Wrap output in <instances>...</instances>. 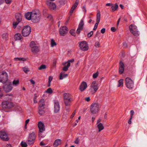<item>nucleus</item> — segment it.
I'll return each instance as SVG.
<instances>
[{"label":"nucleus","mask_w":147,"mask_h":147,"mask_svg":"<svg viewBox=\"0 0 147 147\" xmlns=\"http://www.w3.org/2000/svg\"><path fill=\"white\" fill-rule=\"evenodd\" d=\"M0 137L1 139L4 141H8L9 138L6 133L3 131L0 132Z\"/></svg>","instance_id":"obj_14"},{"label":"nucleus","mask_w":147,"mask_h":147,"mask_svg":"<svg viewBox=\"0 0 147 147\" xmlns=\"http://www.w3.org/2000/svg\"><path fill=\"white\" fill-rule=\"evenodd\" d=\"M5 1L6 3L8 4L11 3V0H5Z\"/></svg>","instance_id":"obj_51"},{"label":"nucleus","mask_w":147,"mask_h":147,"mask_svg":"<svg viewBox=\"0 0 147 147\" xmlns=\"http://www.w3.org/2000/svg\"><path fill=\"white\" fill-rule=\"evenodd\" d=\"M68 31L67 27L65 26L61 27L59 30L60 34L61 36H64L67 33Z\"/></svg>","instance_id":"obj_12"},{"label":"nucleus","mask_w":147,"mask_h":147,"mask_svg":"<svg viewBox=\"0 0 147 147\" xmlns=\"http://www.w3.org/2000/svg\"><path fill=\"white\" fill-rule=\"evenodd\" d=\"M93 32L91 31L90 33H88V38H90L91 37L92 35L93 34Z\"/></svg>","instance_id":"obj_43"},{"label":"nucleus","mask_w":147,"mask_h":147,"mask_svg":"<svg viewBox=\"0 0 147 147\" xmlns=\"http://www.w3.org/2000/svg\"><path fill=\"white\" fill-rule=\"evenodd\" d=\"M64 101L68 99H71L70 96V94L67 93H65L63 95Z\"/></svg>","instance_id":"obj_27"},{"label":"nucleus","mask_w":147,"mask_h":147,"mask_svg":"<svg viewBox=\"0 0 147 147\" xmlns=\"http://www.w3.org/2000/svg\"><path fill=\"white\" fill-rule=\"evenodd\" d=\"M123 46L124 47V48L127 47V43L125 42L123 43Z\"/></svg>","instance_id":"obj_63"},{"label":"nucleus","mask_w":147,"mask_h":147,"mask_svg":"<svg viewBox=\"0 0 147 147\" xmlns=\"http://www.w3.org/2000/svg\"><path fill=\"white\" fill-rule=\"evenodd\" d=\"M35 138V135L34 132L30 134L27 140V144L29 145L33 144Z\"/></svg>","instance_id":"obj_10"},{"label":"nucleus","mask_w":147,"mask_h":147,"mask_svg":"<svg viewBox=\"0 0 147 147\" xmlns=\"http://www.w3.org/2000/svg\"><path fill=\"white\" fill-rule=\"evenodd\" d=\"M98 24L99 23H96L94 28L93 30H95L96 29Z\"/></svg>","instance_id":"obj_47"},{"label":"nucleus","mask_w":147,"mask_h":147,"mask_svg":"<svg viewBox=\"0 0 147 147\" xmlns=\"http://www.w3.org/2000/svg\"><path fill=\"white\" fill-rule=\"evenodd\" d=\"M40 14L38 11H32L31 21L36 23L38 22L40 19Z\"/></svg>","instance_id":"obj_1"},{"label":"nucleus","mask_w":147,"mask_h":147,"mask_svg":"<svg viewBox=\"0 0 147 147\" xmlns=\"http://www.w3.org/2000/svg\"><path fill=\"white\" fill-rule=\"evenodd\" d=\"M68 76V74H65L64 72H61L60 75L59 79L61 80L67 77Z\"/></svg>","instance_id":"obj_25"},{"label":"nucleus","mask_w":147,"mask_h":147,"mask_svg":"<svg viewBox=\"0 0 147 147\" xmlns=\"http://www.w3.org/2000/svg\"><path fill=\"white\" fill-rule=\"evenodd\" d=\"M111 30L113 32H115L116 31V29L115 28L113 27L111 28Z\"/></svg>","instance_id":"obj_60"},{"label":"nucleus","mask_w":147,"mask_h":147,"mask_svg":"<svg viewBox=\"0 0 147 147\" xmlns=\"http://www.w3.org/2000/svg\"><path fill=\"white\" fill-rule=\"evenodd\" d=\"M8 77L7 73L3 71L0 72V82L4 84L8 82Z\"/></svg>","instance_id":"obj_5"},{"label":"nucleus","mask_w":147,"mask_h":147,"mask_svg":"<svg viewBox=\"0 0 147 147\" xmlns=\"http://www.w3.org/2000/svg\"><path fill=\"white\" fill-rule=\"evenodd\" d=\"M98 110V104L96 103H92L90 106L91 113L93 114L96 113Z\"/></svg>","instance_id":"obj_11"},{"label":"nucleus","mask_w":147,"mask_h":147,"mask_svg":"<svg viewBox=\"0 0 147 147\" xmlns=\"http://www.w3.org/2000/svg\"><path fill=\"white\" fill-rule=\"evenodd\" d=\"M21 145L22 147H27V145L26 143L22 142L21 143Z\"/></svg>","instance_id":"obj_42"},{"label":"nucleus","mask_w":147,"mask_h":147,"mask_svg":"<svg viewBox=\"0 0 147 147\" xmlns=\"http://www.w3.org/2000/svg\"><path fill=\"white\" fill-rule=\"evenodd\" d=\"M75 30L74 29H71L70 31V33L72 36H76V34L74 32Z\"/></svg>","instance_id":"obj_39"},{"label":"nucleus","mask_w":147,"mask_h":147,"mask_svg":"<svg viewBox=\"0 0 147 147\" xmlns=\"http://www.w3.org/2000/svg\"><path fill=\"white\" fill-rule=\"evenodd\" d=\"M100 34V32H99V31H97L96 32V33L95 34V37H97L98 36V35Z\"/></svg>","instance_id":"obj_56"},{"label":"nucleus","mask_w":147,"mask_h":147,"mask_svg":"<svg viewBox=\"0 0 147 147\" xmlns=\"http://www.w3.org/2000/svg\"><path fill=\"white\" fill-rule=\"evenodd\" d=\"M59 2L61 5H64L65 4V3H63V0H59Z\"/></svg>","instance_id":"obj_61"},{"label":"nucleus","mask_w":147,"mask_h":147,"mask_svg":"<svg viewBox=\"0 0 147 147\" xmlns=\"http://www.w3.org/2000/svg\"><path fill=\"white\" fill-rule=\"evenodd\" d=\"M79 140L78 138H77L75 141L74 142L76 144H78L79 143Z\"/></svg>","instance_id":"obj_46"},{"label":"nucleus","mask_w":147,"mask_h":147,"mask_svg":"<svg viewBox=\"0 0 147 147\" xmlns=\"http://www.w3.org/2000/svg\"><path fill=\"white\" fill-rule=\"evenodd\" d=\"M16 18L17 21L20 22L22 20V16L20 13H17L16 15Z\"/></svg>","instance_id":"obj_22"},{"label":"nucleus","mask_w":147,"mask_h":147,"mask_svg":"<svg viewBox=\"0 0 147 147\" xmlns=\"http://www.w3.org/2000/svg\"><path fill=\"white\" fill-rule=\"evenodd\" d=\"M61 140L60 139H58L56 140L53 144V146L55 147H57L59 144H61Z\"/></svg>","instance_id":"obj_23"},{"label":"nucleus","mask_w":147,"mask_h":147,"mask_svg":"<svg viewBox=\"0 0 147 147\" xmlns=\"http://www.w3.org/2000/svg\"><path fill=\"white\" fill-rule=\"evenodd\" d=\"M32 51L33 53H37L39 51V49L38 46H35L32 47Z\"/></svg>","instance_id":"obj_21"},{"label":"nucleus","mask_w":147,"mask_h":147,"mask_svg":"<svg viewBox=\"0 0 147 147\" xmlns=\"http://www.w3.org/2000/svg\"><path fill=\"white\" fill-rule=\"evenodd\" d=\"M14 59L15 61H26V59L23 58H15Z\"/></svg>","instance_id":"obj_33"},{"label":"nucleus","mask_w":147,"mask_h":147,"mask_svg":"<svg viewBox=\"0 0 147 147\" xmlns=\"http://www.w3.org/2000/svg\"><path fill=\"white\" fill-rule=\"evenodd\" d=\"M97 127L99 129V131H101L104 128V127L102 123H100L97 125Z\"/></svg>","instance_id":"obj_29"},{"label":"nucleus","mask_w":147,"mask_h":147,"mask_svg":"<svg viewBox=\"0 0 147 147\" xmlns=\"http://www.w3.org/2000/svg\"><path fill=\"white\" fill-rule=\"evenodd\" d=\"M118 7V5L117 3H115L114 6L112 5L111 7V11L112 12H113L116 11Z\"/></svg>","instance_id":"obj_30"},{"label":"nucleus","mask_w":147,"mask_h":147,"mask_svg":"<svg viewBox=\"0 0 147 147\" xmlns=\"http://www.w3.org/2000/svg\"><path fill=\"white\" fill-rule=\"evenodd\" d=\"M120 67L119 69V71L120 74H122L123 73L124 69V65L122 61L120 62Z\"/></svg>","instance_id":"obj_19"},{"label":"nucleus","mask_w":147,"mask_h":147,"mask_svg":"<svg viewBox=\"0 0 147 147\" xmlns=\"http://www.w3.org/2000/svg\"><path fill=\"white\" fill-rule=\"evenodd\" d=\"M79 47L80 49L83 51L87 50L88 49L87 43L85 41H83L81 42L79 44Z\"/></svg>","instance_id":"obj_13"},{"label":"nucleus","mask_w":147,"mask_h":147,"mask_svg":"<svg viewBox=\"0 0 147 147\" xmlns=\"http://www.w3.org/2000/svg\"><path fill=\"white\" fill-rule=\"evenodd\" d=\"M125 85L127 88L132 89L134 87V82L129 77H127L125 79Z\"/></svg>","instance_id":"obj_7"},{"label":"nucleus","mask_w":147,"mask_h":147,"mask_svg":"<svg viewBox=\"0 0 147 147\" xmlns=\"http://www.w3.org/2000/svg\"><path fill=\"white\" fill-rule=\"evenodd\" d=\"M119 84L118 87H119L120 86H123V80L122 79H120L118 81Z\"/></svg>","instance_id":"obj_34"},{"label":"nucleus","mask_w":147,"mask_h":147,"mask_svg":"<svg viewBox=\"0 0 147 147\" xmlns=\"http://www.w3.org/2000/svg\"><path fill=\"white\" fill-rule=\"evenodd\" d=\"M22 37L20 34L17 33L15 34L14 36V38L15 40H20Z\"/></svg>","instance_id":"obj_26"},{"label":"nucleus","mask_w":147,"mask_h":147,"mask_svg":"<svg viewBox=\"0 0 147 147\" xmlns=\"http://www.w3.org/2000/svg\"><path fill=\"white\" fill-rule=\"evenodd\" d=\"M98 76V72H97L93 74L92 77L93 78H96V77Z\"/></svg>","instance_id":"obj_44"},{"label":"nucleus","mask_w":147,"mask_h":147,"mask_svg":"<svg viewBox=\"0 0 147 147\" xmlns=\"http://www.w3.org/2000/svg\"><path fill=\"white\" fill-rule=\"evenodd\" d=\"M72 101V99H68L64 100L65 104L66 106L69 107L70 105V103Z\"/></svg>","instance_id":"obj_28"},{"label":"nucleus","mask_w":147,"mask_h":147,"mask_svg":"<svg viewBox=\"0 0 147 147\" xmlns=\"http://www.w3.org/2000/svg\"><path fill=\"white\" fill-rule=\"evenodd\" d=\"M53 79V77L51 76H49V82H51Z\"/></svg>","instance_id":"obj_54"},{"label":"nucleus","mask_w":147,"mask_h":147,"mask_svg":"<svg viewBox=\"0 0 147 147\" xmlns=\"http://www.w3.org/2000/svg\"><path fill=\"white\" fill-rule=\"evenodd\" d=\"M87 87L86 83L85 82H83L81 84L80 86V90L82 92L85 90Z\"/></svg>","instance_id":"obj_17"},{"label":"nucleus","mask_w":147,"mask_h":147,"mask_svg":"<svg viewBox=\"0 0 147 147\" xmlns=\"http://www.w3.org/2000/svg\"><path fill=\"white\" fill-rule=\"evenodd\" d=\"M96 23H99L100 21V17H96Z\"/></svg>","instance_id":"obj_48"},{"label":"nucleus","mask_w":147,"mask_h":147,"mask_svg":"<svg viewBox=\"0 0 147 147\" xmlns=\"http://www.w3.org/2000/svg\"><path fill=\"white\" fill-rule=\"evenodd\" d=\"M82 29L78 28L76 31L77 33L78 34H79L80 33L81 30H82Z\"/></svg>","instance_id":"obj_45"},{"label":"nucleus","mask_w":147,"mask_h":147,"mask_svg":"<svg viewBox=\"0 0 147 147\" xmlns=\"http://www.w3.org/2000/svg\"><path fill=\"white\" fill-rule=\"evenodd\" d=\"M78 4V2L76 1L74 5L72 6L70 11V15H71L73 13L74 10L76 8Z\"/></svg>","instance_id":"obj_20"},{"label":"nucleus","mask_w":147,"mask_h":147,"mask_svg":"<svg viewBox=\"0 0 147 147\" xmlns=\"http://www.w3.org/2000/svg\"><path fill=\"white\" fill-rule=\"evenodd\" d=\"M35 45V43L34 41H32L30 44V47H32Z\"/></svg>","instance_id":"obj_49"},{"label":"nucleus","mask_w":147,"mask_h":147,"mask_svg":"<svg viewBox=\"0 0 147 147\" xmlns=\"http://www.w3.org/2000/svg\"><path fill=\"white\" fill-rule=\"evenodd\" d=\"M85 100L87 102H89L90 101V98L89 97H87L85 98Z\"/></svg>","instance_id":"obj_55"},{"label":"nucleus","mask_w":147,"mask_h":147,"mask_svg":"<svg viewBox=\"0 0 147 147\" xmlns=\"http://www.w3.org/2000/svg\"><path fill=\"white\" fill-rule=\"evenodd\" d=\"M76 110H75L74 111V112L71 115V118H72L74 117V115H75V114L76 113Z\"/></svg>","instance_id":"obj_50"},{"label":"nucleus","mask_w":147,"mask_h":147,"mask_svg":"<svg viewBox=\"0 0 147 147\" xmlns=\"http://www.w3.org/2000/svg\"><path fill=\"white\" fill-rule=\"evenodd\" d=\"M38 126L39 129L38 135L39 136L43 138L45 136H42V133L45 131V130L44 124L42 122L39 121L38 123Z\"/></svg>","instance_id":"obj_8"},{"label":"nucleus","mask_w":147,"mask_h":147,"mask_svg":"<svg viewBox=\"0 0 147 147\" xmlns=\"http://www.w3.org/2000/svg\"><path fill=\"white\" fill-rule=\"evenodd\" d=\"M105 31V28H102L101 30V32L102 34H104Z\"/></svg>","instance_id":"obj_53"},{"label":"nucleus","mask_w":147,"mask_h":147,"mask_svg":"<svg viewBox=\"0 0 147 147\" xmlns=\"http://www.w3.org/2000/svg\"><path fill=\"white\" fill-rule=\"evenodd\" d=\"M129 29L131 32L134 36H137L139 35V32L137 31V27L135 25H130L129 26Z\"/></svg>","instance_id":"obj_9"},{"label":"nucleus","mask_w":147,"mask_h":147,"mask_svg":"<svg viewBox=\"0 0 147 147\" xmlns=\"http://www.w3.org/2000/svg\"><path fill=\"white\" fill-rule=\"evenodd\" d=\"M84 24V23L83 21L82 20H81L79 25L78 28H81V29H83Z\"/></svg>","instance_id":"obj_35"},{"label":"nucleus","mask_w":147,"mask_h":147,"mask_svg":"<svg viewBox=\"0 0 147 147\" xmlns=\"http://www.w3.org/2000/svg\"><path fill=\"white\" fill-rule=\"evenodd\" d=\"M2 107L3 110L6 112H8L9 110L13 106V103L10 102L4 101L2 103Z\"/></svg>","instance_id":"obj_2"},{"label":"nucleus","mask_w":147,"mask_h":147,"mask_svg":"<svg viewBox=\"0 0 147 147\" xmlns=\"http://www.w3.org/2000/svg\"><path fill=\"white\" fill-rule=\"evenodd\" d=\"M32 12H28L26 13L25 16L26 19L28 20H31Z\"/></svg>","instance_id":"obj_24"},{"label":"nucleus","mask_w":147,"mask_h":147,"mask_svg":"<svg viewBox=\"0 0 147 147\" xmlns=\"http://www.w3.org/2000/svg\"><path fill=\"white\" fill-rule=\"evenodd\" d=\"M46 65L44 64L41 65L40 66L38 67V69L39 70H41L45 69L46 68Z\"/></svg>","instance_id":"obj_36"},{"label":"nucleus","mask_w":147,"mask_h":147,"mask_svg":"<svg viewBox=\"0 0 147 147\" xmlns=\"http://www.w3.org/2000/svg\"><path fill=\"white\" fill-rule=\"evenodd\" d=\"M31 30L30 27L28 25L25 26L23 28L22 33L23 36L26 37L30 34Z\"/></svg>","instance_id":"obj_6"},{"label":"nucleus","mask_w":147,"mask_h":147,"mask_svg":"<svg viewBox=\"0 0 147 147\" xmlns=\"http://www.w3.org/2000/svg\"><path fill=\"white\" fill-rule=\"evenodd\" d=\"M30 81L32 84H35V82L33 80H30Z\"/></svg>","instance_id":"obj_64"},{"label":"nucleus","mask_w":147,"mask_h":147,"mask_svg":"<svg viewBox=\"0 0 147 147\" xmlns=\"http://www.w3.org/2000/svg\"><path fill=\"white\" fill-rule=\"evenodd\" d=\"M29 121H30V119H28L26 121H25L26 126H27V125Z\"/></svg>","instance_id":"obj_58"},{"label":"nucleus","mask_w":147,"mask_h":147,"mask_svg":"<svg viewBox=\"0 0 147 147\" xmlns=\"http://www.w3.org/2000/svg\"><path fill=\"white\" fill-rule=\"evenodd\" d=\"M23 71L26 73H27L29 71V69L27 67H25L23 68Z\"/></svg>","instance_id":"obj_41"},{"label":"nucleus","mask_w":147,"mask_h":147,"mask_svg":"<svg viewBox=\"0 0 147 147\" xmlns=\"http://www.w3.org/2000/svg\"><path fill=\"white\" fill-rule=\"evenodd\" d=\"M3 84H4L2 88L6 93L9 92L12 90L13 87L12 84L11 82L8 81Z\"/></svg>","instance_id":"obj_3"},{"label":"nucleus","mask_w":147,"mask_h":147,"mask_svg":"<svg viewBox=\"0 0 147 147\" xmlns=\"http://www.w3.org/2000/svg\"><path fill=\"white\" fill-rule=\"evenodd\" d=\"M19 22H18V21L16 22H13V27L14 28H16L17 26L18 25Z\"/></svg>","instance_id":"obj_38"},{"label":"nucleus","mask_w":147,"mask_h":147,"mask_svg":"<svg viewBox=\"0 0 147 147\" xmlns=\"http://www.w3.org/2000/svg\"><path fill=\"white\" fill-rule=\"evenodd\" d=\"M46 92L49 94H51L53 92V91L51 88H49L46 90Z\"/></svg>","instance_id":"obj_40"},{"label":"nucleus","mask_w":147,"mask_h":147,"mask_svg":"<svg viewBox=\"0 0 147 147\" xmlns=\"http://www.w3.org/2000/svg\"><path fill=\"white\" fill-rule=\"evenodd\" d=\"M19 84V81L18 80H14L12 82V84L13 86H18Z\"/></svg>","instance_id":"obj_32"},{"label":"nucleus","mask_w":147,"mask_h":147,"mask_svg":"<svg viewBox=\"0 0 147 147\" xmlns=\"http://www.w3.org/2000/svg\"><path fill=\"white\" fill-rule=\"evenodd\" d=\"M3 96V94L1 92V89L0 88V98L2 97Z\"/></svg>","instance_id":"obj_62"},{"label":"nucleus","mask_w":147,"mask_h":147,"mask_svg":"<svg viewBox=\"0 0 147 147\" xmlns=\"http://www.w3.org/2000/svg\"><path fill=\"white\" fill-rule=\"evenodd\" d=\"M60 105L59 101L57 100L54 102V112L55 113H58L60 110Z\"/></svg>","instance_id":"obj_15"},{"label":"nucleus","mask_w":147,"mask_h":147,"mask_svg":"<svg viewBox=\"0 0 147 147\" xmlns=\"http://www.w3.org/2000/svg\"><path fill=\"white\" fill-rule=\"evenodd\" d=\"M130 112L131 116H133V115L134 113V111L133 110H131L130 111Z\"/></svg>","instance_id":"obj_57"},{"label":"nucleus","mask_w":147,"mask_h":147,"mask_svg":"<svg viewBox=\"0 0 147 147\" xmlns=\"http://www.w3.org/2000/svg\"><path fill=\"white\" fill-rule=\"evenodd\" d=\"M39 107L38 108V113L42 115L45 112V109L44 100L43 99H41L39 103Z\"/></svg>","instance_id":"obj_4"},{"label":"nucleus","mask_w":147,"mask_h":147,"mask_svg":"<svg viewBox=\"0 0 147 147\" xmlns=\"http://www.w3.org/2000/svg\"><path fill=\"white\" fill-rule=\"evenodd\" d=\"M91 87V89H94V92H96L98 90V84L96 83V81H94L92 83Z\"/></svg>","instance_id":"obj_18"},{"label":"nucleus","mask_w":147,"mask_h":147,"mask_svg":"<svg viewBox=\"0 0 147 147\" xmlns=\"http://www.w3.org/2000/svg\"><path fill=\"white\" fill-rule=\"evenodd\" d=\"M100 45V43L99 42H96L95 44V46L96 47H99Z\"/></svg>","instance_id":"obj_52"},{"label":"nucleus","mask_w":147,"mask_h":147,"mask_svg":"<svg viewBox=\"0 0 147 147\" xmlns=\"http://www.w3.org/2000/svg\"><path fill=\"white\" fill-rule=\"evenodd\" d=\"M51 47H53L57 45L56 43L53 39H51Z\"/></svg>","instance_id":"obj_37"},{"label":"nucleus","mask_w":147,"mask_h":147,"mask_svg":"<svg viewBox=\"0 0 147 147\" xmlns=\"http://www.w3.org/2000/svg\"><path fill=\"white\" fill-rule=\"evenodd\" d=\"M47 5L49 6V8L51 10H55L56 9V6L53 2L49 1H47L46 2Z\"/></svg>","instance_id":"obj_16"},{"label":"nucleus","mask_w":147,"mask_h":147,"mask_svg":"<svg viewBox=\"0 0 147 147\" xmlns=\"http://www.w3.org/2000/svg\"><path fill=\"white\" fill-rule=\"evenodd\" d=\"M70 65V63L69 62H68L67 66H65L63 67V70L64 71H67L68 70V68Z\"/></svg>","instance_id":"obj_31"},{"label":"nucleus","mask_w":147,"mask_h":147,"mask_svg":"<svg viewBox=\"0 0 147 147\" xmlns=\"http://www.w3.org/2000/svg\"><path fill=\"white\" fill-rule=\"evenodd\" d=\"M100 12L99 11H98V12H97V15H96V17H100Z\"/></svg>","instance_id":"obj_59"}]
</instances>
